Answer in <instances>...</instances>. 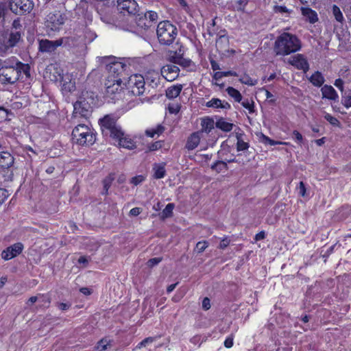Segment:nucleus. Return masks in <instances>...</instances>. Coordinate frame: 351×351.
<instances>
[{"label":"nucleus","mask_w":351,"mask_h":351,"mask_svg":"<svg viewBox=\"0 0 351 351\" xmlns=\"http://www.w3.org/2000/svg\"><path fill=\"white\" fill-rule=\"evenodd\" d=\"M322 97L329 100L337 101L339 95L335 88L330 85H324L322 89Z\"/></svg>","instance_id":"a211bd4d"},{"label":"nucleus","mask_w":351,"mask_h":351,"mask_svg":"<svg viewBox=\"0 0 351 351\" xmlns=\"http://www.w3.org/2000/svg\"><path fill=\"white\" fill-rule=\"evenodd\" d=\"M118 9L123 14H135L137 12L138 4L134 0H118Z\"/></svg>","instance_id":"4468645a"},{"label":"nucleus","mask_w":351,"mask_h":351,"mask_svg":"<svg viewBox=\"0 0 351 351\" xmlns=\"http://www.w3.org/2000/svg\"><path fill=\"white\" fill-rule=\"evenodd\" d=\"M154 178L156 179L163 178L166 174L165 163H155L153 166Z\"/></svg>","instance_id":"bb28decb"},{"label":"nucleus","mask_w":351,"mask_h":351,"mask_svg":"<svg viewBox=\"0 0 351 351\" xmlns=\"http://www.w3.org/2000/svg\"><path fill=\"white\" fill-rule=\"evenodd\" d=\"M99 124L102 134L104 136H109L113 139L119 137L122 134L121 127L117 123V119L110 114L106 115L99 120Z\"/></svg>","instance_id":"0eeeda50"},{"label":"nucleus","mask_w":351,"mask_h":351,"mask_svg":"<svg viewBox=\"0 0 351 351\" xmlns=\"http://www.w3.org/2000/svg\"><path fill=\"white\" fill-rule=\"evenodd\" d=\"M233 346V338L231 337H227L224 341V346L227 348H230Z\"/></svg>","instance_id":"680f3d73"},{"label":"nucleus","mask_w":351,"mask_h":351,"mask_svg":"<svg viewBox=\"0 0 351 351\" xmlns=\"http://www.w3.org/2000/svg\"><path fill=\"white\" fill-rule=\"evenodd\" d=\"M244 136L243 133L237 132L236 138L237 140V150L238 152L245 151L249 148V143L244 141L243 136Z\"/></svg>","instance_id":"c756f323"},{"label":"nucleus","mask_w":351,"mask_h":351,"mask_svg":"<svg viewBox=\"0 0 351 351\" xmlns=\"http://www.w3.org/2000/svg\"><path fill=\"white\" fill-rule=\"evenodd\" d=\"M200 133L194 132L188 138L185 147L188 150H193L195 149L200 142Z\"/></svg>","instance_id":"412c9836"},{"label":"nucleus","mask_w":351,"mask_h":351,"mask_svg":"<svg viewBox=\"0 0 351 351\" xmlns=\"http://www.w3.org/2000/svg\"><path fill=\"white\" fill-rule=\"evenodd\" d=\"M126 65L121 62H112L106 66L108 75L105 82L106 92L109 96L119 93L122 90L121 77Z\"/></svg>","instance_id":"f03ea898"},{"label":"nucleus","mask_w":351,"mask_h":351,"mask_svg":"<svg viewBox=\"0 0 351 351\" xmlns=\"http://www.w3.org/2000/svg\"><path fill=\"white\" fill-rule=\"evenodd\" d=\"M134 21L136 26L142 29H148L152 26L144 14L135 16Z\"/></svg>","instance_id":"cd10ccee"},{"label":"nucleus","mask_w":351,"mask_h":351,"mask_svg":"<svg viewBox=\"0 0 351 351\" xmlns=\"http://www.w3.org/2000/svg\"><path fill=\"white\" fill-rule=\"evenodd\" d=\"M62 45L69 48L84 47L86 44V34L82 31H76L71 36L60 38Z\"/></svg>","instance_id":"1a4fd4ad"},{"label":"nucleus","mask_w":351,"mask_h":351,"mask_svg":"<svg viewBox=\"0 0 351 351\" xmlns=\"http://www.w3.org/2000/svg\"><path fill=\"white\" fill-rule=\"evenodd\" d=\"M95 95L93 92L83 91L79 99L73 104V114L75 117H87L91 110Z\"/></svg>","instance_id":"423d86ee"},{"label":"nucleus","mask_w":351,"mask_h":351,"mask_svg":"<svg viewBox=\"0 0 351 351\" xmlns=\"http://www.w3.org/2000/svg\"><path fill=\"white\" fill-rule=\"evenodd\" d=\"M161 147V143L160 141L156 142L151 145L149 149L151 151H155Z\"/></svg>","instance_id":"338daca9"},{"label":"nucleus","mask_w":351,"mask_h":351,"mask_svg":"<svg viewBox=\"0 0 351 351\" xmlns=\"http://www.w3.org/2000/svg\"><path fill=\"white\" fill-rule=\"evenodd\" d=\"M208 247V243L206 241L197 243L195 250L197 253L203 252Z\"/></svg>","instance_id":"a18cd8bd"},{"label":"nucleus","mask_w":351,"mask_h":351,"mask_svg":"<svg viewBox=\"0 0 351 351\" xmlns=\"http://www.w3.org/2000/svg\"><path fill=\"white\" fill-rule=\"evenodd\" d=\"M161 258L156 257L151 258L148 261L147 265L149 267H154L158 265L161 261Z\"/></svg>","instance_id":"13d9d810"},{"label":"nucleus","mask_w":351,"mask_h":351,"mask_svg":"<svg viewBox=\"0 0 351 351\" xmlns=\"http://www.w3.org/2000/svg\"><path fill=\"white\" fill-rule=\"evenodd\" d=\"M119 146L126 148L128 149H132L135 147V143L134 141L129 137L125 136L123 132L122 131V134L119 137H115L114 138Z\"/></svg>","instance_id":"aec40b11"},{"label":"nucleus","mask_w":351,"mask_h":351,"mask_svg":"<svg viewBox=\"0 0 351 351\" xmlns=\"http://www.w3.org/2000/svg\"><path fill=\"white\" fill-rule=\"evenodd\" d=\"M14 163V157L8 152H0V167L9 168Z\"/></svg>","instance_id":"4be33fe9"},{"label":"nucleus","mask_w":351,"mask_h":351,"mask_svg":"<svg viewBox=\"0 0 351 351\" xmlns=\"http://www.w3.org/2000/svg\"><path fill=\"white\" fill-rule=\"evenodd\" d=\"M30 66L27 64L19 62L12 57L4 61H0V83L14 84L17 81L29 83L30 79Z\"/></svg>","instance_id":"f257e3e1"},{"label":"nucleus","mask_w":351,"mask_h":351,"mask_svg":"<svg viewBox=\"0 0 351 351\" xmlns=\"http://www.w3.org/2000/svg\"><path fill=\"white\" fill-rule=\"evenodd\" d=\"M144 180H145L144 176H143L141 175L137 176H135L132 178L131 183H132L134 185L136 186V185L139 184L140 183H141Z\"/></svg>","instance_id":"6e6d98bb"},{"label":"nucleus","mask_w":351,"mask_h":351,"mask_svg":"<svg viewBox=\"0 0 351 351\" xmlns=\"http://www.w3.org/2000/svg\"><path fill=\"white\" fill-rule=\"evenodd\" d=\"M202 308L204 310H208L210 308V300L208 298H204L202 301Z\"/></svg>","instance_id":"e2e57ef3"},{"label":"nucleus","mask_w":351,"mask_h":351,"mask_svg":"<svg viewBox=\"0 0 351 351\" xmlns=\"http://www.w3.org/2000/svg\"><path fill=\"white\" fill-rule=\"evenodd\" d=\"M146 16V18L148 19L149 22L152 25L153 23L156 22L158 18V15L157 12L154 11H148L144 14Z\"/></svg>","instance_id":"79ce46f5"},{"label":"nucleus","mask_w":351,"mask_h":351,"mask_svg":"<svg viewBox=\"0 0 351 351\" xmlns=\"http://www.w3.org/2000/svg\"><path fill=\"white\" fill-rule=\"evenodd\" d=\"M308 80L315 86L317 87L322 86L325 81L323 75L319 71H315L312 74Z\"/></svg>","instance_id":"c85d7f7f"},{"label":"nucleus","mask_w":351,"mask_h":351,"mask_svg":"<svg viewBox=\"0 0 351 351\" xmlns=\"http://www.w3.org/2000/svg\"><path fill=\"white\" fill-rule=\"evenodd\" d=\"M332 10L336 21L342 23L344 21V18L340 8L337 5H333Z\"/></svg>","instance_id":"4c0bfd02"},{"label":"nucleus","mask_w":351,"mask_h":351,"mask_svg":"<svg viewBox=\"0 0 351 351\" xmlns=\"http://www.w3.org/2000/svg\"><path fill=\"white\" fill-rule=\"evenodd\" d=\"M10 8L16 14L29 13L34 8V3L31 0H11Z\"/></svg>","instance_id":"9d476101"},{"label":"nucleus","mask_w":351,"mask_h":351,"mask_svg":"<svg viewBox=\"0 0 351 351\" xmlns=\"http://www.w3.org/2000/svg\"><path fill=\"white\" fill-rule=\"evenodd\" d=\"M241 83L248 86H254L257 84L258 81L250 77L247 74H244L239 78Z\"/></svg>","instance_id":"e433bc0d"},{"label":"nucleus","mask_w":351,"mask_h":351,"mask_svg":"<svg viewBox=\"0 0 351 351\" xmlns=\"http://www.w3.org/2000/svg\"><path fill=\"white\" fill-rule=\"evenodd\" d=\"M248 3V0H238L234 5V9L237 11L245 12V6Z\"/></svg>","instance_id":"37998d69"},{"label":"nucleus","mask_w":351,"mask_h":351,"mask_svg":"<svg viewBox=\"0 0 351 351\" xmlns=\"http://www.w3.org/2000/svg\"><path fill=\"white\" fill-rule=\"evenodd\" d=\"M341 101L346 108H351V90L342 96Z\"/></svg>","instance_id":"58836bf2"},{"label":"nucleus","mask_w":351,"mask_h":351,"mask_svg":"<svg viewBox=\"0 0 351 351\" xmlns=\"http://www.w3.org/2000/svg\"><path fill=\"white\" fill-rule=\"evenodd\" d=\"M114 180V178L112 176L110 175L107 178H106L104 180V189L105 190V193H107L109 188L110 187L111 183L112 180Z\"/></svg>","instance_id":"3c124183"},{"label":"nucleus","mask_w":351,"mask_h":351,"mask_svg":"<svg viewBox=\"0 0 351 351\" xmlns=\"http://www.w3.org/2000/svg\"><path fill=\"white\" fill-rule=\"evenodd\" d=\"M292 138L300 146H301L302 145L304 138H303L302 135L298 130L293 131Z\"/></svg>","instance_id":"49530a36"},{"label":"nucleus","mask_w":351,"mask_h":351,"mask_svg":"<svg viewBox=\"0 0 351 351\" xmlns=\"http://www.w3.org/2000/svg\"><path fill=\"white\" fill-rule=\"evenodd\" d=\"M206 106L208 108H221V109H230V105L225 101H222L218 98H213L210 101H208Z\"/></svg>","instance_id":"5701e85b"},{"label":"nucleus","mask_w":351,"mask_h":351,"mask_svg":"<svg viewBox=\"0 0 351 351\" xmlns=\"http://www.w3.org/2000/svg\"><path fill=\"white\" fill-rule=\"evenodd\" d=\"M159 74L155 71H149L147 75V80L150 82L151 84L154 86H157L159 82Z\"/></svg>","instance_id":"f704fd0d"},{"label":"nucleus","mask_w":351,"mask_h":351,"mask_svg":"<svg viewBox=\"0 0 351 351\" xmlns=\"http://www.w3.org/2000/svg\"><path fill=\"white\" fill-rule=\"evenodd\" d=\"M157 37L159 43L164 45H170L175 40L178 30L175 25L168 21H161L156 29Z\"/></svg>","instance_id":"20e7f679"},{"label":"nucleus","mask_w":351,"mask_h":351,"mask_svg":"<svg viewBox=\"0 0 351 351\" xmlns=\"http://www.w3.org/2000/svg\"><path fill=\"white\" fill-rule=\"evenodd\" d=\"M241 105L247 109L250 113L254 112V101L252 100L245 99L241 102Z\"/></svg>","instance_id":"de8ad7c7"},{"label":"nucleus","mask_w":351,"mask_h":351,"mask_svg":"<svg viewBox=\"0 0 351 351\" xmlns=\"http://www.w3.org/2000/svg\"><path fill=\"white\" fill-rule=\"evenodd\" d=\"M299 194L304 197L306 194V187L303 182H300L298 186Z\"/></svg>","instance_id":"052dcab7"},{"label":"nucleus","mask_w":351,"mask_h":351,"mask_svg":"<svg viewBox=\"0 0 351 351\" xmlns=\"http://www.w3.org/2000/svg\"><path fill=\"white\" fill-rule=\"evenodd\" d=\"M165 130V128L164 127V125H162L161 124H158L154 128L147 129L145 131V134L147 136L153 138L156 135H157V136L160 135L161 134H162L164 132Z\"/></svg>","instance_id":"2f4dec72"},{"label":"nucleus","mask_w":351,"mask_h":351,"mask_svg":"<svg viewBox=\"0 0 351 351\" xmlns=\"http://www.w3.org/2000/svg\"><path fill=\"white\" fill-rule=\"evenodd\" d=\"M38 302L45 307H48L51 300L50 298L48 296L46 295H40L38 297Z\"/></svg>","instance_id":"603ef678"},{"label":"nucleus","mask_w":351,"mask_h":351,"mask_svg":"<svg viewBox=\"0 0 351 351\" xmlns=\"http://www.w3.org/2000/svg\"><path fill=\"white\" fill-rule=\"evenodd\" d=\"M75 90V81L69 74H66L62 77V90L67 93H71Z\"/></svg>","instance_id":"6ab92c4d"},{"label":"nucleus","mask_w":351,"mask_h":351,"mask_svg":"<svg viewBox=\"0 0 351 351\" xmlns=\"http://www.w3.org/2000/svg\"><path fill=\"white\" fill-rule=\"evenodd\" d=\"M162 76L167 81L172 82L179 76L180 69L173 64H167L161 68Z\"/></svg>","instance_id":"f8f14e48"},{"label":"nucleus","mask_w":351,"mask_h":351,"mask_svg":"<svg viewBox=\"0 0 351 351\" xmlns=\"http://www.w3.org/2000/svg\"><path fill=\"white\" fill-rule=\"evenodd\" d=\"M145 82L143 76L135 74L131 75L125 83L123 82L122 86H125L129 93L134 95L139 96L145 92Z\"/></svg>","instance_id":"6e6552de"},{"label":"nucleus","mask_w":351,"mask_h":351,"mask_svg":"<svg viewBox=\"0 0 351 351\" xmlns=\"http://www.w3.org/2000/svg\"><path fill=\"white\" fill-rule=\"evenodd\" d=\"M23 249V245L21 243H14L2 252V258L5 261L10 260L20 254L22 252Z\"/></svg>","instance_id":"2eb2a0df"},{"label":"nucleus","mask_w":351,"mask_h":351,"mask_svg":"<svg viewBox=\"0 0 351 351\" xmlns=\"http://www.w3.org/2000/svg\"><path fill=\"white\" fill-rule=\"evenodd\" d=\"M21 34L19 31L12 30L8 35V38L5 44L6 47H12L15 46L21 39Z\"/></svg>","instance_id":"a878e982"},{"label":"nucleus","mask_w":351,"mask_h":351,"mask_svg":"<svg viewBox=\"0 0 351 351\" xmlns=\"http://www.w3.org/2000/svg\"><path fill=\"white\" fill-rule=\"evenodd\" d=\"M64 23V18L60 12L49 13L47 15L46 26L51 31H58Z\"/></svg>","instance_id":"9b49d317"},{"label":"nucleus","mask_w":351,"mask_h":351,"mask_svg":"<svg viewBox=\"0 0 351 351\" xmlns=\"http://www.w3.org/2000/svg\"><path fill=\"white\" fill-rule=\"evenodd\" d=\"M155 337H147L143 339L142 341H141L136 348H141L142 347H145L147 345L153 343L155 341Z\"/></svg>","instance_id":"864d4df0"},{"label":"nucleus","mask_w":351,"mask_h":351,"mask_svg":"<svg viewBox=\"0 0 351 351\" xmlns=\"http://www.w3.org/2000/svg\"><path fill=\"white\" fill-rule=\"evenodd\" d=\"M343 84V81L338 78L335 81L334 85L342 93L344 90Z\"/></svg>","instance_id":"4d7b16f0"},{"label":"nucleus","mask_w":351,"mask_h":351,"mask_svg":"<svg viewBox=\"0 0 351 351\" xmlns=\"http://www.w3.org/2000/svg\"><path fill=\"white\" fill-rule=\"evenodd\" d=\"M226 92L230 97L234 99L235 101L241 102L242 101V95L236 88L229 86L226 88Z\"/></svg>","instance_id":"72a5a7b5"},{"label":"nucleus","mask_w":351,"mask_h":351,"mask_svg":"<svg viewBox=\"0 0 351 351\" xmlns=\"http://www.w3.org/2000/svg\"><path fill=\"white\" fill-rule=\"evenodd\" d=\"M174 204H168L161 213V217L162 219L168 218L172 216L173 210L174 209Z\"/></svg>","instance_id":"c9c22d12"},{"label":"nucleus","mask_w":351,"mask_h":351,"mask_svg":"<svg viewBox=\"0 0 351 351\" xmlns=\"http://www.w3.org/2000/svg\"><path fill=\"white\" fill-rule=\"evenodd\" d=\"M141 213V209L138 207L133 208L130 211V215L132 216H138Z\"/></svg>","instance_id":"0e129e2a"},{"label":"nucleus","mask_w":351,"mask_h":351,"mask_svg":"<svg viewBox=\"0 0 351 351\" xmlns=\"http://www.w3.org/2000/svg\"><path fill=\"white\" fill-rule=\"evenodd\" d=\"M202 131L206 133H209L214 128V121L209 118L206 117L202 119Z\"/></svg>","instance_id":"473e14b6"},{"label":"nucleus","mask_w":351,"mask_h":351,"mask_svg":"<svg viewBox=\"0 0 351 351\" xmlns=\"http://www.w3.org/2000/svg\"><path fill=\"white\" fill-rule=\"evenodd\" d=\"M169 60L173 64H179L184 68L190 66L192 63L191 60L182 58L176 52L171 53L169 56Z\"/></svg>","instance_id":"f3484780"},{"label":"nucleus","mask_w":351,"mask_h":351,"mask_svg":"<svg viewBox=\"0 0 351 351\" xmlns=\"http://www.w3.org/2000/svg\"><path fill=\"white\" fill-rule=\"evenodd\" d=\"M8 195V192L5 189L0 188V206L4 202Z\"/></svg>","instance_id":"5fc2aeb1"},{"label":"nucleus","mask_w":351,"mask_h":351,"mask_svg":"<svg viewBox=\"0 0 351 351\" xmlns=\"http://www.w3.org/2000/svg\"><path fill=\"white\" fill-rule=\"evenodd\" d=\"M265 238V232L264 231H261L257 233L255 235L254 239L256 241L263 240Z\"/></svg>","instance_id":"69168bd1"},{"label":"nucleus","mask_w":351,"mask_h":351,"mask_svg":"<svg viewBox=\"0 0 351 351\" xmlns=\"http://www.w3.org/2000/svg\"><path fill=\"white\" fill-rule=\"evenodd\" d=\"M108 346L109 342L106 339H101L98 342L96 348L98 351H105Z\"/></svg>","instance_id":"8fccbe9b"},{"label":"nucleus","mask_w":351,"mask_h":351,"mask_svg":"<svg viewBox=\"0 0 351 351\" xmlns=\"http://www.w3.org/2000/svg\"><path fill=\"white\" fill-rule=\"evenodd\" d=\"M183 88L182 84H176L169 87L166 90V96L169 99L176 98L181 93Z\"/></svg>","instance_id":"393cba45"},{"label":"nucleus","mask_w":351,"mask_h":351,"mask_svg":"<svg viewBox=\"0 0 351 351\" xmlns=\"http://www.w3.org/2000/svg\"><path fill=\"white\" fill-rule=\"evenodd\" d=\"M216 127L223 132H230L233 128V123L226 121L224 119H218L215 123Z\"/></svg>","instance_id":"7c9ffc66"},{"label":"nucleus","mask_w":351,"mask_h":351,"mask_svg":"<svg viewBox=\"0 0 351 351\" xmlns=\"http://www.w3.org/2000/svg\"><path fill=\"white\" fill-rule=\"evenodd\" d=\"M230 244V240L228 237H224L220 242L219 247L221 250H224Z\"/></svg>","instance_id":"bf43d9fd"},{"label":"nucleus","mask_w":351,"mask_h":351,"mask_svg":"<svg viewBox=\"0 0 351 351\" xmlns=\"http://www.w3.org/2000/svg\"><path fill=\"white\" fill-rule=\"evenodd\" d=\"M60 46H62V40L60 38L56 40L42 39L39 41V50L41 52L52 53Z\"/></svg>","instance_id":"ddd939ff"},{"label":"nucleus","mask_w":351,"mask_h":351,"mask_svg":"<svg viewBox=\"0 0 351 351\" xmlns=\"http://www.w3.org/2000/svg\"><path fill=\"white\" fill-rule=\"evenodd\" d=\"M301 49L300 40L295 35L285 32L275 41L274 51L276 55L287 56Z\"/></svg>","instance_id":"7ed1b4c3"},{"label":"nucleus","mask_w":351,"mask_h":351,"mask_svg":"<svg viewBox=\"0 0 351 351\" xmlns=\"http://www.w3.org/2000/svg\"><path fill=\"white\" fill-rule=\"evenodd\" d=\"M12 27H13V28H14V31H18V29H20L21 27L20 20L19 19L14 20L12 23Z\"/></svg>","instance_id":"774afa93"},{"label":"nucleus","mask_w":351,"mask_h":351,"mask_svg":"<svg viewBox=\"0 0 351 351\" xmlns=\"http://www.w3.org/2000/svg\"><path fill=\"white\" fill-rule=\"evenodd\" d=\"M235 161H236L235 158L228 160L227 162L217 161V162H215L214 165H212V169H215L217 171H221V167H223V168L226 167L227 162H235Z\"/></svg>","instance_id":"a19ab883"},{"label":"nucleus","mask_w":351,"mask_h":351,"mask_svg":"<svg viewBox=\"0 0 351 351\" xmlns=\"http://www.w3.org/2000/svg\"><path fill=\"white\" fill-rule=\"evenodd\" d=\"M274 11L276 13L284 14L287 13L289 14L291 10H289L285 5H275L274 7Z\"/></svg>","instance_id":"09e8293b"},{"label":"nucleus","mask_w":351,"mask_h":351,"mask_svg":"<svg viewBox=\"0 0 351 351\" xmlns=\"http://www.w3.org/2000/svg\"><path fill=\"white\" fill-rule=\"evenodd\" d=\"M263 141L264 143L269 144L270 145H287L289 143L288 142H282V141H276L271 139L269 137L263 134Z\"/></svg>","instance_id":"ea45409f"},{"label":"nucleus","mask_w":351,"mask_h":351,"mask_svg":"<svg viewBox=\"0 0 351 351\" xmlns=\"http://www.w3.org/2000/svg\"><path fill=\"white\" fill-rule=\"evenodd\" d=\"M289 63L298 69L303 70L304 72L308 70L309 64L302 54H297L289 59Z\"/></svg>","instance_id":"dca6fc26"},{"label":"nucleus","mask_w":351,"mask_h":351,"mask_svg":"<svg viewBox=\"0 0 351 351\" xmlns=\"http://www.w3.org/2000/svg\"><path fill=\"white\" fill-rule=\"evenodd\" d=\"M324 119L334 126L339 127L340 125L339 120L328 113H325Z\"/></svg>","instance_id":"c03bdc74"},{"label":"nucleus","mask_w":351,"mask_h":351,"mask_svg":"<svg viewBox=\"0 0 351 351\" xmlns=\"http://www.w3.org/2000/svg\"><path fill=\"white\" fill-rule=\"evenodd\" d=\"M302 15L311 23H315L318 21V16L315 11L309 8H301Z\"/></svg>","instance_id":"b1692460"},{"label":"nucleus","mask_w":351,"mask_h":351,"mask_svg":"<svg viewBox=\"0 0 351 351\" xmlns=\"http://www.w3.org/2000/svg\"><path fill=\"white\" fill-rule=\"evenodd\" d=\"M72 141L80 145H90L95 141V135L88 125L79 124L73 130Z\"/></svg>","instance_id":"39448f33"}]
</instances>
